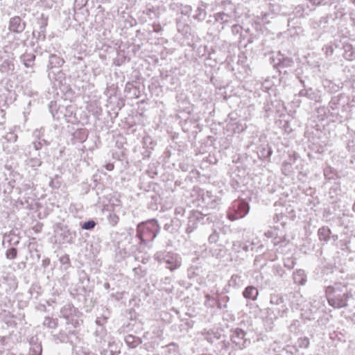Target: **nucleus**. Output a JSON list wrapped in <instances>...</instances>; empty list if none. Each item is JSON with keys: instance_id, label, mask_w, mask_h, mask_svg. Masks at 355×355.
I'll use <instances>...</instances> for the list:
<instances>
[{"instance_id": "12", "label": "nucleus", "mask_w": 355, "mask_h": 355, "mask_svg": "<svg viewBox=\"0 0 355 355\" xmlns=\"http://www.w3.org/2000/svg\"><path fill=\"white\" fill-rule=\"evenodd\" d=\"M125 340L127 345L131 348L136 347L140 343V340L132 335L127 336Z\"/></svg>"}, {"instance_id": "33", "label": "nucleus", "mask_w": 355, "mask_h": 355, "mask_svg": "<svg viewBox=\"0 0 355 355\" xmlns=\"http://www.w3.org/2000/svg\"><path fill=\"white\" fill-rule=\"evenodd\" d=\"M205 297H206L207 300H211V297H210V295H207L205 296Z\"/></svg>"}, {"instance_id": "36", "label": "nucleus", "mask_w": 355, "mask_h": 355, "mask_svg": "<svg viewBox=\"0 0 355 355\" xmlns=\"http://www.w3.org/2000/svg\"><path fill=\"white\" fill-rule=\"evenodd\" d=\"M242 38H241V35H240V37H239V40L241 41Z\"/></svg>"}, {"instance_id": "24", "label": "nucleus", "mask_w": 355, "mask_h": 355, "mask_svg": "<svg viewBox=\"0 0 355 355\" xmlns=\"http://www.w3.org/2000/svg\"><path fill=\"white\" fill-rule=\"evenodd\" d=\"M243 28L239 24H234L232 27V32L234 35H237L240 33L242 31Z\"/></svg>"}, {"instance_id": "28", "label": "nucleus", "mask_w": 355, "mask_h": 355, "mask_svg": "<svg viewBox=\"0 0 355 355\" xmlns=\"http://www.w3.org/2000/svg\"><path fill=\"white\" fill-rule=\"evenodd\" d=\"M295 263L293 260H288L287 262L285 263V266L288 267V268L291 269L294 267Z\"/></svg>"}, {"instance_id": "7", "label": "nucleus", "mask_w": 355, "mask_h": 355, "mask_svg": "<svg viewBox=\"0 0 355 355\" xmlns=\"http://www.w3.org/2000/svg\"><path fill=\"white\" fill-rule=\"evenodd\" d=\"M270 302L272 305L275 304L277 308L272 310V312L280 313L284 307L282 297L277 294L271 295Z\"/></svg>"}, {"instance_id": "8", "label": "nucleus", "mask_w": 355, "mask_h": 355, "mask_svg": "<svg viewBox=\"0 0 355 355\" xmlns=\"http://www.w3.org/2000/svg\"><path fill=\"white\" fill-rule=\"evenodd\" d=\"M293 279L295 284L303 285L306 281V275L304 270H298L293 273Z\"/></svg>"}, {"instance_id": "17", "label": "nucleus", "mask_w": 355, "mask_h": 355, "mask_svg": "<svg viewBox=\"0 0 355 355\" xmlns=\"http://www.w3.org/2000/svg\"><path fill=\"white\" fill-rule=\"evenodd\" d=\"M42 350L40 344H34L30 349L29 355H41Z\"/></svg>"}, {"instance_id": "35", "label": "nucleus", "mask_w": 355, "mask_h": 355, "mask_svg": "<svg viewBox=\"0 0 355 355\" xmlns=\"http://www.w3.org/2000/svg\"><path fill=\"white\" fill-rule=\"evenodd\" d=\"M353 210L355 211V203L353 205Z\"/></svg>"}, {"instance_id": "18", "label": "nucleus", "mask_w": 355, "mask_h": 355, "mask_svg": "<svg viewBox=\"0 0 355 355\" xmlns=\"http://www.w3.org/2000/svg\"><path fill=\"white\" fill-rule=\"evenodd\" d=\"M27 164L32 168H37L41 166L42 161L37 157H33L28 160Z\"/></svg>"}, {"instance_id": "2", "label": "nucleus", "mask_w": 355, "mask_h": 355, "mask_svg": "<svg viewBox=\"0 0 355 355\" xmlns=\"http://www.w3.org/2000/svg\"><path fill=\"white\" fill-rule=\"evenodd\" d=\"M159 230L157 221L150 220L138 225L137 235L141 242L151 241L157 236Z\"/></svg>"}, {"instance_id": "31", "label": "nucleus", "mask_w": 355, "mask_h": 355, "mask_svg": "<svg viewBox=\"0 0 355 355\" xmlns=\"http://www.w3.org/2000/svg\"><path fill=\"white\" fill-rule=\"evenodd\" d=\"M217 239V236L215 234L211 235L209 238V241L211 242L216 241Z\"/></svg>"}, {"instance_id": "32", "label": "nucleus", "mask_w": 355, "mask_h": 355, "mask_svg": "<svg viewBox=\"0 0 355 355\" xmlns=\"http://www.w3.org/2000/svg\"><path fill=\"white\" fill-rule=\"evenodd\" d=\"M10 137L8 139H12L14 141H16V139H17L16 135H15L13 134H10Z\"/></svg>"}, {"instance_id": "14", "label": "nucleus", "mask_w": 355, "mask_h": 355, "mask_svg": "<svg viewBox=\"0 0 355 355\" xmlns=\"http://www.w3.org/2000/svg\"><path fill=\"white\" fill-rule=\"evenodd\" d=\"M242 283L241 278L238 275H234L229 280V285L231 286L236 287L239 286Z\"/></svg>"}, {"instance_id": "22", "label": "nucleus", "mask_w": 355, "mask_h": 355, "mask_svg": "<svg viewBox=\"0 0 355 355\" xmlns=\"http://www.w3.org/2000/svg\"><path fill=\"white\" fill-rule=\"evenodd\" d=\"M6 257L9 259H14L16 258L17 254V249L11 248L6 251Z\"/></svg>"}, {"instance_id": "26", "label": "nucleus", "mask_w": 355, "mask_h": 355, "mask_svg": "<svg viewBox=\"0 0 355 355\" xmlns=\"http://www.w3.org/2000/svg\"><path fill=\"white\" fill-rule=\"evenodd\" d=\"M49 185H50L51 187H52L53 189L60 187V182L58 180V177H56L55 179L52 180L50 182Z\"/></svg>"}, {"instance_id": "11", "label": "nucleus", "mask_w": 355, "mask_h": 355, "mask_svg": "<svg viewBox=\"0 0 355 355\" xmlns=\"http://www.w3.org/2000/svg\"><path fill=\"white\" fill-rule=\"evenodd\" d=\"M257 295L258 291L253 286H248L243 291V296L247 299L255 300Z\"/></svg>"}, {"instance_id": "1", "label": "nucleus", "mask_w": 355, "mask_h": 355, "mask_svg": "<svg viewBox=\"0 0 355 355\" xmlns=\"http://www.w3.org/2000/svg\"><path fill=\"white\" fill-rule=\"evenodd\" d=\"M329 304L334 308H341L347 305L349 295L347 288L341 284L329 286L326 290Z\"/></svg>"}, {"instance_id": "20", "label": "nucleus", "mask_w": 355, "mask_h": 355, "mask_svg": "<svg viewBox=\"0 0 355 355\" xmlns=\"http://www.w3.org/2000/svg\"><path fill=\"white\" fill-rule=\"evenodd\" d=\"M41 24H40V33H42V39H45V30L47 26V19L44 17V15H42L41 18Z\"/></svg>"}, {"instance_id": "30", "label": "nucleus", "mask_w": 355, "mask_h": 355, "mask_svg": "<svg viewBox=\"0 0 355 355\" xmlns=\"http://www.w3.org/2000/svg\"><path fill=\"white\" fill-rule=\"evenodd\" d=\"M105 168L108 171H112L113 170L114 168V165L112 164H107L106 166H105Z\"/></svg>"}, {"instance_id": "38", "label": "nucleus", "mask_w": 355, "mask_h": 355, "mask_svg": "<svg viewBox=\"0 0 355 355\" xmlns=\"http://www.w3.org/2000/svg\"><path fill=\"white\" fill-rule=\"evenodd\" d=\"M353 3H355V0H353Z\"/></svg>"}, {"instance_id": "3", "label": "nucleus", "mask_w": 355, "mask_h": 355, "mask_svg": "<svg viewBox=\"0 0 355 355\" xmlns=\"http://www.w3.org/2000/svg\"><path fill=\"white\" fill-rule=\"evenodd\" d=\"M249 209V205L246 202L235 200L229 209L227 218L231 220L243 218L248 213Z\"/></svg>"}, {"instance_id": "37", "label": "nucleus", "mask_w": 355, "mask_h": 355, "mask_svg": "<svg viewBox=\"0 0 355 355\" xmlns=\"http://www.w3.org/2000/svg\"><path fill=\"white\" fill-rule=\"evenodd\" d=\"M270 154V151H268V156Z\"/></svg>"}, {"instance_id": "21", "label": "nucleus", "mask_w": 355, "mask_h": 355, "mask_svg": "<svg viewBox=\"0 0 355 355\" xmlns=\"http://www.w3.org/2000/svg\"><path fill=\"white\" fill-rule=\"evenodd\" d=\"M324 175L327 179H329V180L333 179L334 178V169L330 166L326 167L324 169Z\"/></svg>"}, {"instance_id": "9", "label": "nucleus", "mask_w": 355, "mask_h": 355, "mask_svg": "<svg viewBox=\"0 0 355 355\" xmlns=\"http://www.w3.org/2000/svg\"><path fill=\"white\" fill-rule=\"evenodd\" d=\"M14 70V64L10 60H4L0 65V71L5 74H9Z\"/></svg>"}, {"instance_id": "34", "label": "nucleus", "mask_w": 355, "mask_h": 355, "mask_svg": "<svg viewBox=\"0 0 355 355\" xmlns=\"http://www.w3.org/2000/svg\"><path fill=\"white\" fill-rule=\"evenodd\" d=\"M24 64L26 67H29L31 65V64L29 62H26Z\"/></svg>"}, {"instance_id": "23", "label": "nucleus", "mask_w": 355, "mask_h": 355, "mask_svg": "<svg viewBox=\"0 0 355 355\" xmlns=\"http://www.w3.org/2000/svg\"><path fill=\"white\" fill-rule=\"evenodd\" d=\"M96 223L93 220H89L87 222H85L82 227L85 230H92L94 227Z\"/></svg>"}, {"instance_id": "4", "label": "nucleus", "mask_w": 355, "mask_h": 355, "mask_svg": "<svg viewBox=\"0 0 355 355\" xmlns=\"http://www.w3.org/2000/svg\"><path fill=\"white\" fill-rule=\"evenodd\" d=\"M155 257L159 262L165 263L166 264V268L171 271L178 268L181 265V259L176 254L159 252H157Z\"/></svg>"}, {"instance_id": "29", "label": "nucleus", "mask_w": 355, "mask_h": 355, "mask_svg": "<svg viewBox=\"0 0 355 355\" xmlns=\"http://www.w3.org/2000/svg\"><path fill=\"white\" fill-rule=\"evenodd\" d=\"M303 8L301 6H298L296 8V13L300 14L301 16L302 15Z\"/></svg>"}, {"instance_id": "19", "label": "nucleus", "mask_w": 355, "mask_h": 355, "mask_svg": "<svg viewBox=\"0 0 355 355\" xmlns=\"http://www.w3.org/2000/svg\"><path fill=\"white\" fill-rule=\"evenodd\" d=\"M107 220L111 225L115 226L118 223L119 218L116 214L110 213L107 216Z\"/></svg>"}, {"instance_id": "5", "label": "nucleus", "mask_w": 355, "mask_h": 355, "mask_svg": "<svg viewBox=\"0 0 355 355\" xmlns=\"http://www.w3.org/2000/svg\"><path fill=\"white\" fill-rule=\"evenodd\" d=\"M231 340L238 349L245 347L249 343L248 340L245 338V332L240 329H236L232 332Z\"/></svg>"}, {"instance_id": "15", "label": "nucleus", "mask_w": 355, "mask_h": 355, "mask_svg": "<svg viewBox=\"0 0 355 355\" xmlns=\"http://www.w3.org/2000/svg\"><path fill=\"white\" fill-rule=\"evenodd\" d=\"M318 234L320 239L327 241L329 237L330 230L324 227H321L318 230Z\"/></svg>"}, {"instance_id": "25", "label": "nucleus", "mask_w": 355, "mask_h": 355, "mask_svg": "<svg viewBox=\"0 0 355 355\" xmlns=\"http://www.w3.org/2000/svg\"><path fill=\"white\" fill-rule=\"evenodd\" d=\"M299 345L302 347H307L309 345V340L307 338H302L299 340Z\"/></svg>"}, {"instance_id": "16", "label": "nucleus", "mask_w": 355, "mask_h": 355, "mask_svg": "<svg viewBox=\"0 0 355 355\" xmlns=\"http://www.w3.org/2000/svg\"><path fill=\"white\" fill-rule=\"evenodd\" d=\"M43 324L48 328L55 329L57 327L58 323L56 320L47 317L45 318Z\"/></svg>"}, {"instance_id": "10", "label": "nucleus", "mask_w": 355, "mask_h": 355, "mask_svg": "<svg viewBox=\"0 0 355 355\" xmlns=\"http://www.w3.org/2000/svg\"><path fill=\"white\" fill-rule=\"evenodd\" d=\"M64 60L56 55H51L49 57V67L50 68L58 67L62 66Z\"/></svg>"}, {"instance_id": "6", "label": "nucleus", "mask_w": 355, "mask_h": 355, "mask_svg": "<svg viewBox=\"0 0 355 355\" xmlns=\"http://www.w3.org/2000/svg\"><path fill=\"white\" fill-rule=\"evenodd\" d=\"M26 27V24L18 17H12L9 22V30L15 33H21Z\"/></svg>"}, {"instance_id": "27", "label": "nucleus", "mask_w": 355, "mask_h": 355, "mask_svg": "<svg viewBox=\"0 0 355 355\" xmlns=\"http://www.w3.org/2000/svg\"><path fill=\"white\" fill-rule=\"evenodd\" d=\"M107 318L103 317V318H98L96 319V324L98 325H103L106 322Z\"/></svg>"}, {"instance_id": "13", "label": "nucleus", "mask_w": 355, "mask_h": 355, "mask_svg": "<svg viewBox=\"0 0 355 355\" xmlns=\"http://www.w3.org/2000/svg\"><path fill=\"white\" fill-rule=\"evenodd\" d=\"M344 57L349 60H352L355 58V51L350 45L345 46Z\"/></svg>"}]
</instances>
